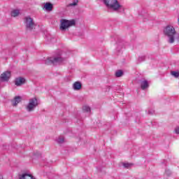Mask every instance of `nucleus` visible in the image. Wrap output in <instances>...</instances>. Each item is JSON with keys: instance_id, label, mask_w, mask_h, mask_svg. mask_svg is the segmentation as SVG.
<instances>
[{"instance_id": "nucleus-1", "label": "nucleus", "mask_w": 179, "mask_h": 179, "mask_svg": "<svg viewBox=\"0 0 179 179\" xmlns=\"http://www.w3.org/2000/svg\"><path fill=\"white\" fill-rule=\"evenodd\" d=\"M164 34L168 38V43L173 44L176 41V28L173 25H167L164 29Z\"/></svg>"}, {"instance_id": "nucleus-2", "label": "nucleus", "mask_w": 179, "mask_h": 179, "mask_svg": "<svg viewBox=\"0 0 179 179\" xmlns=\"http://www.w3.org/2000/svg\"><path fill=\"white\" fill-rule=\"evenodd\" d=\"M104 5H106L108 9H111L114 12H117L122 8V6L120 5L117 0H102Z\"/></svg>"}, {"instance_id": "nucleus-3", "label": "nucleus", "mask_w": 179, "mask_h": 179, "mask_svg": "<svg viewBox=\"0 0 179 179\" xmlns=\"http://www.w3.org/2000/svg\"><path fill=\"white\" fill-rule=\"evenodd\" d=\"M76 23L75 20H68L66 19H62L60 20L59 29L62 31H65V30L69 29V27L75 26Z\"/></svg>"}, {"instance_id": "nucleus-4", "label": "nucleus", "mask_w": 179, "mask_h": 179, "mask_svg": "<svg viewBox=\"0 0 179 179\" xmlns=\"http://www.w3.org/2000/svg\"><path fill=\"white\" fill-rule=\"evenodd\" d=\"M24 24L27 31H31V30H34V29L36 28L34 20H33L30 16H27L24 18Z\"/></svg>"}, {"instance_id": "nucleus-5", "label": "nucleus", "mask_w": 179, "mask_h": 179, "mask_svg": "<svg viewBox=\"0 0 179 179\" xmlns=\"http://www.w3.org/2000/svg\"><path fill=\"white\" fill-rule=\"evenodd\" d=\"M64 62V59L61 56H57L55 57H48L45 61V64L46 65H58V64H62Z\"/></svg>"}, {"instance_id": "nucleus-6", "label": "nucleus", "mask_w": 179, "mask_h": 179, "mask_svg": "<svg viewBox=\"0 0 179 179\" xmlns=\"http://www.w3.org/2000/svg\"><path fill=\"white\" fill-rule=\"evenodd\" d=\"M38 106V102L37 101V98H31L29 99V103L26 106L27 111L29 113H31V111H34V108Z\"/></svg>"}, {"instance_id": "nucleus-7", "label": "nucleus", "mask_w": 179, "mask_h": 179, "mask_svg": "<svg viewBox=\"0 0 179 179\" xmlns=\"http://www.w3.org/2000/svg\"><path fill=\"white\" fill-rule=\"evenodd\" d=\"M9 79H10V71H4L0 76V80L1 82H8Z\"/></svg>"}, {"instance_id": "nucleus-8", "label": "nucleus", "mask_w": 179, "mask_h": 179, "mask_svg": "<svg viewBox=\"0 0 179 179\" xmlns=\"http://www.w3.org/2000/svg\"><path fill=\"white\" fill-rule=\"evenodd\" d=\"M140 85L142 90H146V89L149 88V82L146 80H141Z\"/></svg>"}, {"instance_id": "nucleus-9", "label": "nucleus", "mask_w": 179, "mask_h": 179, "mask_svg": "<svg viewBox=\"0 0 179 179\" xmlns=\"http://www.w3.org/2000/svg\"><path fill=\"white\" fill-rule=\"evenodd\" d=\"M26 80L22 77L17 78L15 79V83L16 86H22L24 85Z\"/></svg>"}, {"instance_id": "nucleus-10", "label": "nucleus", "mask_w": 179, "mask_h": 179, "mask_svg": "<svg viewBox=\"0 0 179 179\" xmlns=\"http://www.w3.org/2000/svg\"><path fill=\"white\" fill-rule=\"evenodd\" d=\"M73 89L74 90H80L82 89V83L79 81H76L73 85Z\"/></svg>"}, {"instance_id": "nucleus-11", "label": "nucleus", "mask_w": 179, "mask_h": 179, "mask_svg": "<svg viewBox=\"0 0 179 179\" xmlns=\"http://www.w3.org/2000/svg\"><path fill=\"white\" fill-rule=\"evenodd\" d=\"M43 8L45 9V10L51 12V10H52L53 5L50 2H47L45 3Z\"/></svg>"}, {"instance_id": "nucleus-12", "label": "nucleus", "mask_w": 179, "mask_h": 179, "mask_svg": "<svg viewBox=\"0 0 179 179\" xmlns=\"http://www.w3.org/2000/svg\"><path fill=\"white\" fill-rule=\"evenodd\" d=\"M21 100L22 98L20 96H15L14 100L12 101L13 106L15 107L16 106H17V104H19V103H20Z\"/></svg>"}, {"instance_id": "nucleus-13", "label": "nucleus", "mask_w": 179, "mask_h": 179, "mask_svg": "<svg viewBox=\"0 0 179 179\" xmlns=\"http://www.w3.org/2000/svg\"><path fill=\"white\" fill-rule=\"evenodd\" d=\"M18 15H20V11L19 10H13L11 11V16L13 17H16Z\"/></svg>"}, {"instance_id": "nucleus-14", "label": "nucleus", "mask_w": 179, "mask_h": 179, "mask_svg": "<svg viewBox=\"0 0 179 179\" xmlns=\"http://www.w3.org/2000/svg\"><path fill=\"white\" fill-rule=\"evenodd\" d=\"M56 141L59 145H61L65 141V138L64 137H59Z\"/></svg>"}, {"instance_id": "nucleus-15", "label": "nucleus", "mask_w": 179, "mask_h": 179, "mask_svg": "<svg viewBox=\"0 0 179 179\" xmlns=\"http://www.w3.org/2000/svg\"><path fill=\"white\" fill-rule=\"evenodd\" d=\"M122 75H124V73L121 70H119V71H116V73H115L116 78H121V76H122Z\"/></svg>"}, {"instance_id": "nucleus-16", "label": "nucleus", "mask_w": 179, "mask_h": 179, "mask_svg": "<svg viewBox=\"0 0 179 179\" xmlns=\"http://www.w3.org/2000/svg\"><path fill=\"white\" fill-rule=\"evenodd\" d=\"M122 166L125 168V169H129L131 167H132V166H134L133 164L131 163H123Z\"/></svg>"}, {"instance_id": "nucleus-17", "label": "nucleus", "mask_w": 179, "mask_h": 179, "mask_svg": "<svg viewBox=\"0 0 179 179\" xmlns=\"http://www.w3.org/2000/svg\"><path fill=\"white\" fill-rule=\"evenodd\" d=\"M78 0H74V1L73 3H71L67 5L68 8H70L71 6H76L78 5Z\"/></svg>"}, {"instance_id": "nucleus-18", "label": "nucleus", "mask_w": 179, "mask_h": 179, "mask_svg": "<svg viewBox=\"0 0 179 179\" xmlns=\"http://www.w3.org/2000/svg\"><path fill=\"white\" fill-rule=\"evenodd\" d=\"M83 111H85V113H90V107L87 106H85L83 107Z\"/></svg>"}, {"instance_id": "nucleus-19", "label": "nucleus", "mask_w": 179, "mask_h": 179, "mask_svg": "<svg viewBox=\"0 0 179 179\" xmlns=\"http://www.w3.org/2000/svg\"><path fill=\"white\" fill-rule=\"evenodd\" d=\"M145 57L142 55V56H139L138 57V62H143V61H145Z\"/></svg>"}, {"instance_id": "nucleus-20", "label": "nucleus", "mask_w": 179, "mask_h": 179, "mask_svg": "<svg viewBox=\"0 0 179 179\" xmlns=\"http://www.w3.org/2000/svg\"><path fill=\"white\" fill-rule=\"evenodd\" d=\"M171 75H172L173 76H174L175 78H178V76H179V73L177 72V71H172V72H171Z\"/></svg>"}, {"instance_id": "nucleus-21", "label": "nucleus", "mask_w": 179, "mask_h": 179, "mask_svg": "<svg viewBox=\"0 0 179 179\" xmlns=\"http://www.w3.org/2000/svg\"><path fill=\"white\" fill-rule=\"evenodd\" d=\"M148 114L149 115H153L155 114V110H149L148 112Z\"/></svg>"}, {"instance_id": "nucleus-22", "label": "nucleus", "mask_w": 179, "mask_h": 179, "mask_svg": "<svg viewBox=\"0 0 179 179\" xmlns=\"http://www.w3.org/2000/svg\"><path fill=\"white\" fill-rule=\"evenodd\" d=\"M165 173H166V176H171V171H170V170H166Z\"/></svg>"}, {"instance_id": "nucleus-23", "label": "nucleus", "mask_w": 179, "mask_h": 179, "mask_svg": "<svg viewBox=\"0 0 179 179\" xmlns=\"http://www.w3.org/2000/svg\"><path fill=\"white\" fill-rule=\"evenodd\" d=\"M175 132H176V134H179V127H176L175 129Z\"/></svg>"}, {"instance_id": "nucleus-24", "label": "nucleus", "mask_w": 179, "mask_h": 179, "mask_svg": "<svg viewBox=\"0 0 179 179\" xmlns=\"http://www.w3.org/2000/svg\"><path fill=\"white\" fill-rule=\"evenodd\" d=\"M0 179H3V177L2 176V175H0Z\"/></svg>"}, {"instance_id": "nucleus-25", "label": "nucleus", "mask_w": 179, "mask_h": 179, "mask_svg": "<svg viewBox=\"0 0 179 179\" xmlns=\"http://www.w3.org/2000/svg\"><path fill=\"white\" fill-rule=\"evenodd\" d=\"M122 10H124V8H122Z\"/></svg>"}]
</instances>
